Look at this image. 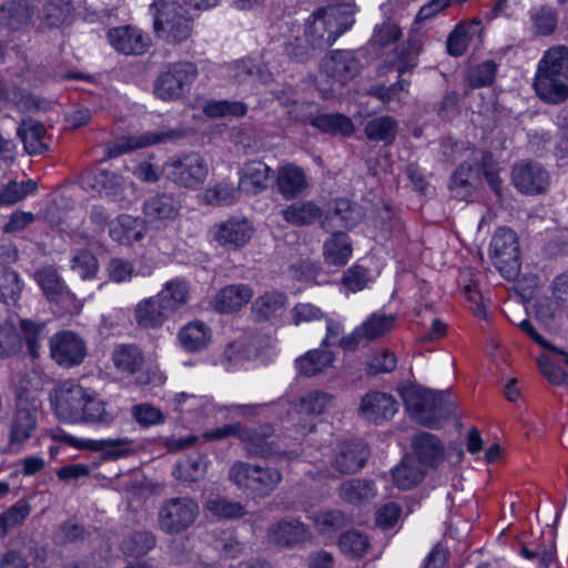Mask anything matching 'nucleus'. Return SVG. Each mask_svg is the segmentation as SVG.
<instances>
[{
    "label": "nucleus",
    "mask_w": 568,
    "mask_h": 568,
    "mask_svg": "<svg viewBox=\"0 0 568 568\" xmlns=\"http://www.w3.org/2000/svg\"><path fill=\"white\" fill-rule=\"evenodd\" d=\"M31 506L24 500L20 499L6 511L0 514V538H4L10 530L21 526L27 517L30 515Z\"/></svg>",
    "instance_id": "obj_54"
},
{
    "label": "nucleus",
    "mask_w": 568,
    "mask_h": 568,
    "mask_svg": "<svg viewBox=\"0 0 568 568\" xmlns=\"http://www.w3.org/2000/svg\"><path fill=\"white\" fill-rule=\"evenodd\" d=\"M110 44L125 55H141L146 52L151 39L141 29L133 26H121L108 31Z\"/></svg>",
    "instance_id": "obj_20"
},
{
    "label": "nucleus",
    "mask_w": 568,
    "mask_h": 568,
    "mask_svg": "<svg viewBox=\"0 0 568 568\" xmlns=\"http://www.w3.org/2000/svg\"><path fill=\"white\" fill-rule=\"evenodd\" d=\"M50 355L59 366L74 367L84 361L87 345L78 334L62 331L50 338Z\"/></svg>",
    "instance_id": "obj_14"
},
{
    "label": "nucleus",
    "mask_w": 568,
    "mask_h": 568,
    "mask_svg": "<svg viewBox=\"0 0 568 568\" xmlns=\"http://www.w3.org/2000/svg\"><path fill=\"white\" fill-rule=\"evenodd\" d=\"M134 317L139 326L144 328H159L170 317V313L162 308V302L154 295L142 300L135 307Z\"/></svg>",
    "instance_id": "obj_34"
},
{
    "label": "nucleus",
    "mask_w": 568,
    "mask_h": 568,
    "mask_svg": "<svg viewBox=\"0 0 568 568\" xmlns=\"http://www.w3.org/2000/svg\"><path fill=\"white\" fill-rule=\"evenodd\" d=\"M110 236L119 243H130L143 237L144 226L140 219L121 214L110 224Z\"/></svg>",
    "instance_id": "obj_41"
},
{
    "label": "nucleus",
    "mask_w": 568,
    "mask_h": 568,
    "mask_svg": "<svg viewBox=\"0 0 568 568\" xmlns=\"http://www.w3.org/2000/svg\"><path fill=\"white\" fill-rule=\"evenodd\" d=\"M369 457L367 445L361 440L341 443L334 454L332 467L342 475L362 469Z\"/></svg>",
    "instance_id": "obj_24"
},
{
    "label": "nucleus",
    "mask_w": 568,
    "mask_h": 568,
    "mask_svg": "<svg viewBox=\"0 0 568 568\" xmlns=\"http://www.w3.org/2000/svg\"><path fill=\"white\" fill-rule=\"evenodd\" d=\"M400 396L409 416L428 428H436L453 410L448 394L445 392L408 385L402 387Z\"/></svg>",
    "instance_id": "obj_3"
},
{
    "label": "nucleus",
    "mask_w": 568,
    "mask_h": 568,
    "mask_svg": "<svg viewBox=\"0 0 568 568\" xmlns=\"http://www.w3.org/2000/svg\"><path fill=\"white\" fill-rule=\"evenodd\" d=\"M305 171L294 163H286L276 170L277 192L287 201L300 196L307 187Z\"/></svg>",
    "instance_id": "obj_31"
},
{
    "label": "nucleus",
    "mask_w": 568,
    "mask_h": 568,
    "mask_svg": "<svg viewBox=\"0 0 568 568\" xmlns=\"http://www.w3.org/2000/svg\"><path fill=\"white\" fill-rule=\"evenodd\" d=\"M38 189V184L32 180L18 182L10 180L0 187V207L11 206L32 194Z\"/></svg>",
    "instance_id": "obj_52"
},
{
    "label": "nucleus",
    "mask_w": 568,
    "mask_h": 568,
    "mask_svg": "<svg viewBox=\"0 0 568 568\" xmlns=\"http://www.w3.org/2000/svg\"><path fill=\"white\" fill-rule=\"evenodd\" d=\"M253 232L246 219L232 217L214 226L213 239L226 250H236L251 240Z\"/></svg>",
    "instance_id": "obj_26"
},
{
    "label": "nucleus",
    "mask_w": 568,
    "mask_h": 568,
    "mask_svg": "<svg viewBox=\"0 0 568 568\" xmlns=\"http://www.w3.org/2000/svg\"><path fill=\"white\" fill-rule=\"evenodd\" d=\"M332 234V237L324 243V257L328 264L342 266L352 255V245L344 232Z\"/></svg>",
    "instance_id": "obj_47"
},
{
    "label": "nucleus",
    "mask_w": 568,
    "mask_h": 568,
    "mask_svg": "<svg viewBox=\"0 0 568 568\" xmlns=\"http://www.w3.org/2000/svg\"><path fill=\"white\" fill-rule=\"evenodd\" d=\"M112 362L116 371L126 375L140 374L136 383L144 385L150 382L148 374L142 373L145 358L142 349L135 344H119L112 351Z\"/></svg>",
    "instance_id": "obj_23"
},
{
    "label": "nucleus",
    "mask_w": 568,
    "mask_h": 568,
    "mask_svg": "<svg viewBox=\"0 0 568 568\" xmlns=\"http://www.w3.org/2000/svg\"><path fill=\"white\" fill-rule=\"evenodd\" d=\"M412 448L423 468L435 469L444 460V444L432 433L420 432L416 434L412 438Z\"/></svg>",
    "instance_id": "obj_29"
},
{
    "label": "nucleus",
    "mask_w": 568,
    "mask_h": 568,
    "mask_svg": "<svg viewBox=\"0 0 568 568\" xmlns=\"http://www.w3.org/2000/svg\"><path fill=\"white\" fill-rule=\"evenodd\" d=\"M55 416L71 424H98L110 426L115 414L108 410L99 395L73 379L60 383L51 395Z\"/></svg>",
    "instance_id": "obj_1"
},
{
    "label": "nucleus",
    "mask_w": 568,
    "mask_h": 568,
    "mask_svg": "<svg viewBox=\"0 0 568 568\" xmlns=\"http://www.w3.org/2000/svg\"><path fill=\"white\" fill-rule=\"evenodd\" d=\"M334 359V355L329 351L313 349L298 357L295 361V366L298 374L312 377L331 367Z\"/></svg>",
    "instance_id": "obj_43"
},
{
    "label": "nucleus",
    "mask_w": 568,
    "mask_h": 568,
    "mask_svg": "<svg viewBox=\"0 0 568 568\" xmlns=\"http://www.w3.org/2000/svg\"><path fill=\"white\" fill-rule=\"evenodd\" d=\"M156 544L155 536L148 530H136L126 534L120 541V549L129 557H143L151 551Z\"/></svg>",
    "instance_id": "obj_45"
},
{
    "label": "nucleus",
    "mask_w": 568,
    "mask_h": 568,
    "mask_svg": "<svg viewBox=\"0 0 568 568\" xmlns=\"http://www.w3.org/2000/svg\"><path fill=\"white\" fill-rule=\"evenodd\" d=\"M252 296L253 292L248 285H229L215 295L214 308L221 313H230L241 308Z\"/></svg>",
    "instance_id": "obj_35"
},
{
    "label": "nucleus",
    "mask_w": 568,
    "mask_h": 568,
    "mask_svg": "<svg viewBox=\"0 0 568 568\" xmlns=\"http://www.w3.org/2000/svg\"><path fill=\"white\" fill-rule=\"evenodd\" d=\"M310 124L323 133L351 136L355 126L351 118L342 113H322L311 116Z\"/></svg>",
    "instance_id": "obj_38"
},
{
    "label": "nucleus",
    "mask_w": 568,
    "mask_h": 568,
    "mask_svg": "<svg viewBox=\"0 0 568 568\" xmlns=\"http://www.w3.org/2000/svg\"><path fill=\"white\" fill-rule=\"evenodd\" d=\"M514 185L525 194L534 195L546 191L549 185L548 172L536 162H520L511 172Z\"/></svg>",
    "instance_id": "obj_21"
},
{
    "label": "nucleus",
    "mask_w": 568,
    "mask_h": 568,
    "mask_svg": "<svg viewBox=\"0 0 568 568\" xmlns=\"http://www.w3.org/2000/svg\"><path fill=\"white\" fill-rule=\"evenodd\" d=\"M247 112V105L241 101L212 100L204 106V113L211 118H240Z\"/></svg>",
    "instance_id": "obj_58"
},
{
    "label": "nucleus",
    "mask_w": 568,
    "mask_h": 568,
    "mask_svg": "<svg viewBox=\"0 0 568 568\" xmlns=\"http://www.w3.org/2000/svg\"><path fill=\"white\" fill-rule=\"evenodd\" d=\"M334 397L325 392H311L301 398L298 410L310 415H320L333 404Z\"/></svg>",
    "instance_id": "obj_60"
},
{
    "label": "nucleus",
    "mask_w": 568,
    "mask_h": 568,
    "mask_svg": "<svg viewBox=\"0 0 568 568\" xmlns=\"http://www.w3.org/2000/svg\"><path fill=\"white\" fill-rule=\"evenodd\" d=\"M98 268V260L90 251H78L71 260V270L79 273L82 280L93 278Z\"/></svg>",
    "instance_id": "obj_62"
},
{
    "label": "nucleus",
    "mask_w": 568,
    "mask_h": 568,
    "mask_svg": "<svg viewBox=\"0 0 568 568\" xmlns=\"http://www.w3.org/2000/svg\"><path fill=\"white\" fill-rule=\"evenodd\" d=\"M376 495L374 483L365 479H351L339 487V496L347 503L362 504L373 499Z\"/></svg>",
    "instance_id": "obj_50"
},
{
    "label": "nucleus",
    "mask_w": 568,
    "mask_h": 568,
    "mask_svg": "<svg viewBox=\"0 0 568 568\" xmlns=\"http://www.w3.org/2000/svg\"><path fill=\"white\" fill-rule=\"evenodd\" d=\"M424 476V468L420 465H414L409 457H405L393 470L394 484L400 489L413 488L423 480Z\"/></svg>",
    "instance_id": "obj_53"
},
{
    "label": "nucleus",
    "mask_w": 568,
    "mask_h": 568,
    "mask_svg": "<svg viewBox=\"0 0 568 568\" xmlns=\"http://www.w3.org/2000/svg\"><path fill=\"white\" fill-rule=\"evenodd\" d=\"M338 546L344 554L361 558L367 552L369 541L366 535L351 530L339 537Z\"/></svg>",
    "instance_id": "obj_59"
},
{
    "label": "nucleus",
    "mask_w": 568,
    "mask_h": 568,
    "mask_svg": "<svg viewBox=\"0 0 568 568\" xmlns=\"http://www.w3.org/2000/svg\"><path fill=\"white\" fill-rule=\"evenodd\" d=\"M165 176L183 187H196L209 174L205 159L195 152L170 159L163 166Z\"/></svg>",
    "instance_id": "obj_12"
},
{
    "label": "nucleus",
    "mask_w": 568,
    "mask_h": 568,
    "mask_svg": "<svg viewBox=\"0 0 568 568\" xmlns=\"http://www.w3.org/2000/svg\"><path fill=\"white\" fill-rule=\"evenodd\" d=\"M314 524L321 534H329L346 524L345 515L339 510H326L314 515Z\"/></svg>",
    "instance_id": "obj_64"
},
{
    "label": "nucleus",
    "mask_w": 568,
    "mask_h": 568,
    "mask_svg": "<svg viewBox=\"0 0 568 568\" xmlns=\"http://www.w3.org/2000/svg\"><path fill=\"white\" fill-rule=\"evenodd\" d=\"M534 88L537 95L548 103L568 99V48L548 49L538 63Z\"/></svg>",
    "instance_id": "obj_2"
},
{
    "label": "nucleus",
    "mask_w": 568,
    "mask_h": 568,
    "mask_svg": "<svg viewBox=\"0 0 568 568\" xmlns=\"http://www.w3.org/2000/svg\"><path fill=\"white\" fill-rule=\"evenodd\" d=\"M397 410L395 398L383 392H371L362 397L358 414L362 418L379 424L392 418Z\"/></svg>",
    "instance_id": "obj_28"
},
{
    "label": "nucleus",
    "mask_w": 568,
    "mask_h": 568,
    "mask_svg": "<svg viewBox=\"0 0 568 568\" xmlns=\"http://www.w3.org/2000/svg\"><path fill=\"white\" fill-rule=\"evenodd\" d=\"M80 183L83 190L97 192L112 201H122L125 191V179L106 169H92L82 173Z\"/></svg>",
    "instance_id": "obj_16"
},
{
    "label": "nucleus",
    "mask_w": 568,
    "mask_h": 568,
    "mask_svg": "<svg viewBox=\"0 0 568 568\" xmlns=\"http://www.w3.org/2000/svg\"><path fill=\"white\" fill-rule=\"evenodd\" d=\"M310 538L308 527L297 519L274 523L266 532L267 542L281 548H293Z\"/></svg>",
    "instance_id": "obj_22"
},
{
    "label": "nucleus",
    "mask_w": 568,
    "mask_h": 568,
    "mask_svg": "<svg viewBox=\"0 0 568 568\" xmlns=\"http://www.w3.org/2000/svg\"><path fill=\"white\" fill-rule=\"evenodd\" d=\"M34 278L45 297L57 305H61L65 312H72L75 306V295L69 290L57 268L47 265L38 270Z\"/></svg>",
    "instance_id": "obj_17"
},
{
    "label": "nucleus",
    "mask_w": 568,
    "mask_h": 568,
    "mask_svg": "<svg viewBox=\"0 0 568 568\" xmlns=\"http://www.w3.org/2000/svg\"><path fill=\"white\" fill-rule=\"evenodd\" d=\"M271 168L261 161H250L242 169L240 185L250 192L257 193L268 186Z\"/></svg>",
    "instance_id": "obj_40"
},
{
    "label": "nucleus",
    "mask_w": 568,
    "mask_h": 568,
    "mask_svg": "<svg viewBox=\"0 0 568 568\" xmlns=\"http://www.w3.org/2000/svg\"><path fill=\"white\" fill-rule=\"evenodd\" d=\"M479 180V168L464 162L453 173L449 189L456 199L465 200L475 191Z\"/></svg>",
    "instance_id": "obj_36"
},
{
    "label": "nucleus",
    "mask_w": 568,
    "mask_h": 568,
    "mask_svg": "<svg viewBox=\"0 0 568 568\" xmlns=\"http://www.w3.org/2000/svg\"><path fill=\"white\" fill-rule=\"evenodd\" d=\"M183 136L181 130L161 132H142L118 138L113 144L105 148V158L113 159L124 153L148 148L159 143H166Z\"/></svg>",
    "instance_id": "obj_15"
},
{
    "label": "nucleus",
    "mask_w": 568,
    "mask_h": 568,
    "mask_svg": "<svg viewBox=\"0 0 568 568\" xmlns=\"http://www.w3.org/2000/svg\"><path fill=\"white\" fill-rule=\"evenodd\" d=\"M283 219L296 226H304L314 223L323 216L318 205L312 201H300L288 205L282 211Z\"/></svg>",
    "instance_id": "obj_44"
},
{
    "label": "nucleus",
    "mask_w": 568,
    "mask_h": 568,
    "mask_svg": "<svg viewBox=\"0 0 568 568\" xmlns=\"http://www.w3.org/2000/svg\"><path fill=\"white\" fill-rule=\"evenodd\" d=\"M34 8L27 0H4L0 4V29L7 33L24 30L32 21Z\"/></svg>",
    "instance_id": "obj_27"
},
{
    "label": "nucleus",
    "mask_w": 568,
    "mask_h": 568,
    "mask_svg": "<svg viewBox=\"0 0 568 568\" xmlns=\"http://www.w3.org/2000/svg\"><path fill=\"white\" fill-rule=\"evenodd\" d=\"M143 212L151 222L173 220L179 213V205L170 194H155L144 202Z\"/></svg>",
    "instance_id": "obj_39"
},
{
    "label": "nucleus",
    "mask_w": 568,
    "mask_h": 568,
    "mask_svg": "<svg viewBox=\"0 0 568 568\" xmlns=\"http://www.w3.org/2000/svg\"><path fill=\"white\" fill-rule=\"evenodd\" d=\"M17 134L23 142L26 152L30 155L41 154L49 149L45 142L44 125L32 118L23 119L20 122Z\"/></svg>",
    "instance_id": "obj_32"
},
{
    "label": "nucleus",
    "mask_w": 568,
    "mask_h": 568,
    "mask_svg": "<svg viewBox=\"0 0 568 568\" xmlns=\"http://www.w3.org/2000/svg\"><path fill=\"white\" fill-rule=\"evenodd\" d=\"M394 322L392 315L374 313L351 336L342 338L341 344L344 348L353 349L363 338L374 339L384 336L393 328Z\"/></svg>",
    "instance_id": "obj_30"
},
{
    "label": "nucleus",
    "mask_w": 568,
    "mask_h": 568,
    "mask_svg": "<svg viewBox=\"0 0 568 568\" xmlns=\"http://www.w3.org/2000/svg\"><path fill=\"white\" fill-rule=\"evenodd\" d=\"M241 442L251 457L273 458L294 454L286 436L275 435L271 424L243 428Z\"/></svg>",
    "instance_id": "obj_9"
},
{
    "label": "nucleus",
    "mask_w": 568,
    "mask_h": 568,
    "mask_svg": "<svg viewBox=\"0 0 568 568\" xmlns=\"http://www.w3.org/2000/svg\"><path fill=\"white\" fill-rule=\"evenodd\" d=\"M63 442L72 447L100 452L103 459L116 460L128 456L131 452L132 440L124 438L116 439H80L71 435H64Z\"/></svg>",
    "instance_id": "obj_25"
},
{
    "label": "nucleus",
    "mask_w": 568,
    "mask_h": 568,
    "mask_svg": "<svg viewBox=\"0 0 568 568\" xmlns=\"http://www.w3.org/2000/svg\"><path fill=\"white\" fill-rule=\"evenodd\" d=\"M200 514L197 503L190 497L165 499L158 511V526L166 535L186 531Z\"/></svg>",
    "instance_id": "obj_10"
},
{
    "label": "nucleus",
    "mask_w": 568,
    "mask_h": 568,
    "mask_svg": "<svg viewBox=\"0 0 568 568\" xmlns=\"http://www.w3.org/2000/svg\"><path fill=\"white\" fill-rule=\"evenodd\" d=\"M92 535L90 526H85L75 519H67L62 521L53 532V541L55 545H68L84 542Z\"/></svg>",
    "instance_id": "obj_46"
},
{
    "label": "nucleus",
    "mask_w": 568,
    "mask_h": 568,
    "mask_svg": "<svg viewBox=\"0 0 568 568\" xmlns=\"http://www.w3.org/2000/svg\"><path fill=\"white\" fill-rule=\"evenodd\" d=\"M489 254L493 264L507 276L517 273L519 263V244L516 233L508 227H499L490 242Z\"/></svg>",
    "instance_id": "obj_13"
},
{
    "label": "nucleus",
    "mask_w": 568,
    "mask_h": 568,
    "mask_svg": "<svg viewBox=\"0 0 568 568\" xmlns=\"http://www.w3.org/2000/svg\"><path fill=\"white\" fill-rule=\"evenodd\" d=\"M162 302V308L171 314L183 307L190 297V285L183 278H173L166 282L156 294Z\"/></svg>",
    "instance_id": "obj_37"
},
{
    "label": "nucleus",
    "mask_w": 568,
    "mask_h": 568,
    "mask_svg": "<svg viewBox=\"0 0 568 568\" xmlns=\"http://www.w3.org/2000/svg\"><path fill=\"white\" fill-rule=\"evenodd\" d=\"M211 338L209 326L200 321L186 324L179 332V341L181 345L189 352H196L206 346Z\"/></svg>",
    "instance_id": "obj_48"
},
{
    "label": "nucleus",
    "mask_w": 568,
    "mask_h": 568,
    "mask_svg": "<svg viewBox=\"0 0 568 568\" xmlns=\"http://www.w3.org/2000/svg\"><path fill=\"white\" fill-rule=\"evenodd\" d=\"M361 67V62L354 51H331L321 64V73L331 82L329 88H321L323 97L329 99L335 95L359 74Z\"/></svg>",
    "instance_id": "obj_8"
},
{
    "label": "nucleus",
    "mask_w": 568,
    "mask_h": 568,
    "mask_svg": "<svg viewBox=\"0 0 568 568\" xmlns=\"http://www.w3.org/2000/svg\"><path fill=\"white\" fill-rule=\"evenodd\" d=\"M229 478L239 488L257 497H266L276 489L282 474L274 467L236 462L230 468Z\"/></svg>",
    "instance_id": "obj_6"
},
{
    "label": "nucleus",
    "mask_w": 568,
    "mask_h": 568,
    "mask_svg": "<svg viewBox=\"0 0 568 568\" xmlns=\"http://www.w3.org/2000/svg\"><path fill=\"white\" fill-rule=\"evenodd\" d=\"M268 53L262 55V62L246 58L237 60L229 68L230 77L239 83L243 82H261L271 83L274 74L280 72V67L273 64Z\"/></svg>",
    "instance_id": "obj_18"
},
{
    "label": "nucleus",
    "mask_w": 568,
    "mask_h": 568,
    "mask_svg": "<svg viewBox=\"0 0 568 568\" xmlns=\"http://www.w3.org/2000/svg\"><path fill=\"white\" fill-rule=\"evenodd\" d=\"M480 32V21L462 22L455 27L446 41L447 52L453 57L463 55L470 40Z\"/></svg>",
    "instance_id": "obj_42"
},
{
    "label": "nucleus",
    "mask_w": 568,
    "mask_h": 568,
    "mask_svg": "<svg viewBox=\"0 0 568 568\" xmlns=\"http://www.w3.org/2000/svg\"><path fill=\"white\" fill-rule=\"evenodd\" d=\"M204 507L213 516L224 519H237L245 514V509L240 503L221 496L209 498Z\"/></svg>",
    "instance_id": "obj_56"
},
{
    "label": "nucleus",
    "mask_w": 568,
    "mask_h": 568,
    "mask_svg": "<svg viewBox=\"0 0 568 568\" xmlns=\"http://www.w3.org/2000/svg\"><path fill=\"white\" fill-rule=\"evenodd\" d=\"M322 217V227L327 232L335 233L356 226L363 217V212L356 203L346 199H338L329 204Z\"/></svg>",
    "instance_id": "obj_19"
},
{
    "label": "nucleus",
    "mask_w": 568,
    "mask_h": 568,
    "mask_svg": "<svg viewBox=\"0 0 568 568\" xmlns=\"http://www.w3.org/2000/svg\"><path fill=\"white\" fill-rule=\"evenodd\" d=\"M154 32L159 39L179 44L187 40L193 30L187 11L175 0H154L150 6Z\"/></svg>",
    "instance_id": "obj_5"
},
{
    "label": "nucleus",
    "mask_w": 568,
    "mask_h": 568,
    "mask_svg": "<svg viewBox=\"0 0 568 568\" xmlns=\"http://www.w3.org/2000/svg\"><path fill=\"white\" fill-rule=\"evenodd\" d=\"M531 28L538 36H548L552 33L558 23L557 11L547 6L532 9L530 11Z\"/></svg>",
    "instance_id": "obj_57"
},
{
    "label": "nucleus",
    "mask_w": 568,
    "mask_h": 568,
    "mask_svg": "<svg viewBox=\"0 0 568 568\" xmlns=\"http://www.w3.org/2000/svg\"><path fill=\"white\" fill-rule=\"evenodd\" d=\"M205 464L202 457L187 458L186 460L179 463L174 470L176 478L184 481H197L204 476Z\"/></svg>",
    "instance_id": "obj_63"
},
{
    "label": "nucleus",
    "mask_w": 568,
    "mask_h": 568,
    "mask_svg": "<svg viewBox=\"0 0 568 568\" xmlns=\"http://www.w3.org/2000/svg\"><path fill=\"white\" fill-rule=\"evenodd\" d=\"M22 291V283L13 270L0 265V301L16 304Z\"/></svg>",
    "instance_id": "obj_55"
},
{
    "label": "nucleus",
    "mask_w": 568,
    "mask_h": 568,
    "mask_svg": "<svg viewBox=\"0 0 568 568\" xmlns=\"http://www.w3.org/2000/svg\"><path fill=\"white\" fill-rule=\"evenodd\" d=\"M354 23L348 6H338L314 13L305 27V40L313 49L331 47Z\"/></svg>",
    "instance_id": "obj_4"
},
{
    "label": "nucleus",
    "mask_w": 568,
    "mask_h": 568,
    "mask_svg": "<svg viewBox=\"0 0 568 568\" xmlns=\"http://www.w3.org/2000/svg\"><path fill=\"white\" fill-rule=\"evenodd\" d=\"M423 48V37L419 33L409 34L406 42L398 48L397 58L399 65L397 72L403 75L406 72H412L417 65V59Z\"/></svg>",
    "instance_id": "obj_51"
},
{
    "label": "nucleus",
    "mask_w": 568,
    "mask_h": 568,
    "mask_svg": "<svg viewBox=\"0 0 568 568\" xmlns=\"http://www.w3.org/2000/svg\"><path fill=\"white\" fill-rule=\"evenodd\" d=\"M286 306V294L278 291H271L254 301L252 313L257 322H265L281 316L285 312Z\"/></svg>",
    "instance_id": "obj_33"
},
{
    "label": "nucleus",
    "mask_w": 568,
    "mask_h": 568,
    "mask_svg": "<svg viewBox=\"0 0 568 568\" xmlns=\"http://www.w3.org/2000/svg\"><path fill=\"white\" fill-rule=\"evenodd\" d=\"M364 132L371 141L389 144L396 136L397 121L390 115L377 116L367 122Z\"/></svg>",
    "instance_id": "obj_49"
},
{
    "label": "nucleus",
    "mask_w": 568,
    "mask_h": 568,
    "mask_svg": "<svg viewBox=\"0 0 568 568\" xmlns=\"http://www.w3.org/2000/svg\"><path fill=\"white\" fill-rule=\"evenodd\" d=\"M196 77L197 68L192 62L169 63L159 72L154 81L153 92L162 101L178 100L190 91Z\"/></svg>",
    "instance_id": "obj_7"
},
{
    "label": "nucleus",
    "mask_w": 568,
    "mask_h": 568,
    "mask_svg": "<svg viewBox=\"0 0 568 568\" xmlns=\"http://www.w3.org/2000/svg\"><path fill=\"white\" fill-rule=\"evenodd\" d=\"M409 81L399 80L393 83L389 87L385 85H375L372 87L368 91L369 95L378 99L382 102H400L407 94L409 90Z\"/></svg>",
    "instance_id": "obj_61"
},
{
    "label": "nucleus",
    "mask_w": 568,
    "mask_h": 568,
    "mask_svg": "<svg viewBox=\"0 0 568 568\" xmlns=\"http://www.w3.org/2000/svg\"><path fill=\"white\" fill-rule=\"evenodd\" d=\"M40 400L27 390L16 395L14 408L9 424V443L21 444L31 438L38 425Z\"/></svg>",
    "instance_id": "obj_11"
}]
</instances>
